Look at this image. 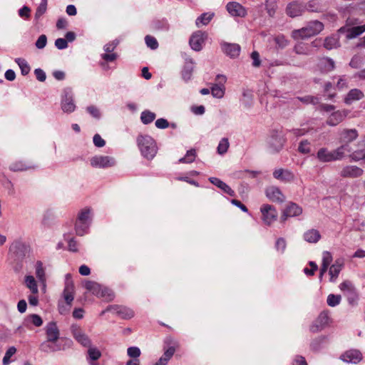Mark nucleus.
Returning a JSON list of instances; mask_svg holds the SVG:
<instances>
[{
	"instance_id": "nucleus-50",
	"label": "nucleus",
	"mask_w": 365,
	"mask_h": 365,
	"mask_svg": "<svg viewBox=\"0 0 365 365\" xmlns=\"http://www.w3.org/2000/svg\"><path fill=\"white\" fill-rule=\"evenodd\" d=\"M48 0H41V3L38 6L35 13V19L38 20L47 10Z\"/></svg>"
},
{
	"instance_id": "nucleus-2",
	"label": "nucleus",
	"mask_w": 365,
	"mask_h": 365,
	"mask_svg": "<svg viewBox=\"0 0 365 365\" xmlns=\"http://www.w3.org/2000/svg\"><path fill=\"white\" fill-rule=\"evenodd\" d=\"M347 145H341L334 150H329L327 148H321L318 150L316 158L321 163H331L334 161L341 160L346 156L344 151H349Z\"/></svg>"
},
{
	"instance_id": "nucleus-34",
	"label": "nucleus",
	"mask_w": 365,
	"mask_h": 365,
	"mask_svg": "<svg viewBox=\"0 0 365 365\" xmlns=\"http://www.w3.org/2000/svg\"><path fill=\"white\" fill-rule=\"evenodd\" d=\"M334 61L332 58L326 57L319 60L318 68L322 73H328L334 69Z\"/></svg>"
},
{
	"instance_id": "nucleus-39",
	"label": "nucleus",
	"mask_w": 365,
	"mask_h": 365,
	"mask_svg": "<svg viewBox=\"0 0 365 365\" xmlns=\"http://www.w3.org/2000/svg\"><path fill=\"white\" fill-rule=\"evenodd\" d=\"M214 13L212 12H205L202 14L195 21L196 26L200 27V24L204 26L207 25L214 17Z\"/></svg>"
},
{
	"instance_id": "nucleus-32",
	"label": "nucleus",
	"mask_w": 365,
	"mask_h": 365,
	"mask_svg": "<svg viewBox=\"0 0 365 365\" xmlns=\"http://www.w3.org/2000/svg\"><path fill=\"white\" fill-rule=\"evenodd\" d=\"M39 349L43 352L48 353L60 351L62 348L56 341L46 339L40 344Z\"/></svg>"
},
{
	"instance_id": "nucleus-31",
	"label": "nucleus",
	"mask_w": 365,
	"mask_h": 365,
	"mask_svg": "<svg viewBox=\"0 0 365 365\" xmlns=\"http://www.w3.org/2000/svg\"><path fill=\"white\" fill-rule=\"evenodd\" d=\"M302 213V208L294 202H289L284 210L285 217H297Z\"/></svg>"
},
{
	"instance_id": "nucleus-61",
	"label": "nucleus",
	"mask_w": 365,
	"mask_h": 365,
	"mask_svg": "<svg viewBox=\"0 0 365 365\" xmlns=\"http://www.w3.org/2000/svg\"><path fill=\"white\" fill-rule=\"evenodd\" d=\"M274 247L277 252L282 254L284 253L287 247V242L285 239L283 237L277 238Z\"/></svg>"
},
{
	"instance_id": "nucleus-53",
	"label": "nucleus",
	"mask_w": 365,
	"mask_h": 365,
	"mask_svg": "<svg viewBox=\"0 0 365 365\" xmlns=\"http://www.w3.org/2000/svg\"><path fill=\"white\" fill-rule=\"evenodd\" d=\"M26 323H31L35 327H40L43 324V320L41 317L36 314H32L29 316L25 319Z\"/></svg>"
},
{
	"instance_id": "nucleus-21",
	"label": "nucleus",
	"mask_w": 365,
	"mask_h": 365,
	"mask_svg": "<svg viewBox=\"0 0 365 365\" xmlns=\"http://www.w3.org/2000/svg\"><path fill=\"white\" fill-rule=\"evenodd\" d=\"M340 359L346 363L357 364L361 361L362 354L358 350L351 349L342 354Z\"/></svg>"
},
{
	"instance_id": "nucleus-46",
	"label": "nucleus",
	"mask_w": 365,
	"mask_h": 365,
	"mask_svg": "<svg viewBox=\"0 0 365 365\" xmlns=\"http://www.w3.org/2000/svg\"><path fill=\"white\" fill-rule=\"evenodd\" d=\"M15 62L18 64L21 69V73L23 76H26L31 71L30 66L27 63V61L21 58H16L15 59Z\"/></svg>"
},
{
	"instance_id": "nucleus-48",
	"label": "nucleus",
	"mask_w": 365,
	"mask_h": 365,
	"mask_svg": "<svg viewBox=\"0 0 365 365\" xmlns=\"http://www.w3.org/2000/svg\"><path fill=\"white\" fill-rule=\"evenodd\" d=\"M229 147L230 143L228 138H222L218 143L217 147V152L218 154L222 155L227 152Z\"/></svg>"
},
{
	"instance_id": "nucleus-13",
	"label": "nucleus",
	"mask_w": 365,
	"mask_h": 365,
	"mask_svg": "<svg viewBox=\"0 0 365 365\" xmlns=\"http://www.w3.org/2000/svg\"><path fill=\"white\" fill-rule=\"evenodd\" d=\"M329 313L327 312H322L310 326V331L317 333L323 330L329 324Z\"/></svg>"
},
{
	"instance_id": "nucleus-36",
	"label": "nucleus",
	"mask_w": 365,
	"mask_h": 365,
	"mask_svg": "<svg viewBox=\"0 0 365 365\" xmlns=\"http://www.w3.org/2000/svg\"><path fill=\"white\" fill-rule=\"evenodd\" d=\"M151 28L155 31H167L170 29V25L165 19H155L152 21Z\"/></svg>"
},
{
	"instance_id": "nucleus-60",
	"label": "nucleus",
	"mask_w": 365,
	"mask_h": 365,
	"mask_svg": "<svg viewBox=\"0 0 365 365\" xmlns=\"http://www.w3.org/2000/svg\"><path fill=\"white\" fill-rule=\"evenodd\" d=\"M298 150L302 154H308L311 151L310 143L307 140H302L298 146Z\"/></svg>"
},
{
	"instance_id": "nucleus-56",
	"label": "nucleus",
	"mask_w": 365,
	"mask_h": 365,
	"mask_svg": "<svg viewBox=\"0 0 365 365\" xmlns=\"http://www.w3.org/2000/svg\"><path fill=\"white\" fill-rule=\"evenodd\" d=\"M341 299L340 295L330 294L327 297V302L329 307H334L340 304Z\"/></svg>"
},
{
	"instance_id": "nucleus-7",
	"label": "nucleus",
	"mask_w": 365,
	"mask_h": 365,
	"mask_svg": "<svg viewBox=\"0 0 365 365\" xmlns=\"http://www.w3.org/2000/svg\"><path fill=\"white\" fill-rule=\"evenodd\" d=\"M285 143L283 135L277 130H272L267 140L268 148L271 153L279 152Z\"/></svg>"
},
{
	"instance_id": "nucleus-63",
	"label": "nucleus",
	"mask_w": 365,
	"mask_h": 365,
	"mask_svg": "<svg viewBox=\"0 0 365 365\" xmlns=\"http://www.w3.org/2000/svg\"><path fill=\"white\" fill-rule=\"evenodd\" d=\"M118 58V55L117 53H101V58L102 61H104L108 63H112L117 60Z\"/></svg>"
},
{
	"instance_id": "nucleus-22",
	"label": "nucleus",
	"mask_w": 365,
	"mask_h": 365,
	"mask_svg": "<svg viewBox=\"0 0 365 365\" xmlns=\"http://www.w3.org/2000/svg\"><path fill=\"white\" fill-rule=\"evenodd\" d=\"M347 115L346 110L334 111L328 117L326 123L329 126H336L345 119Z\"/></svg>"
},
{
	"instance_id": "nucleus-54",
	"label": "nucleus",
	"mask_w": 365,
	"mask_h": 365,
	"mask_svg": "<svg viewBox=\"0 0 365 365\" xmlns=\"http://www.w3.org/2000/svg\"><path fill=\"white\" fill-rule=\"evenodd\" d=\"M211 93L213 97L217 98H222L225 95V88L220 85H213L211 87Z\"/></svg>"
},
{
	"instance_id": "nucleus-38",
	"label": "nucleus",
	"mask_w": 365,
	"mask_h": 365,
	"mask_svg": "<svg viewBox=\"0 0 365 365\" xmlns=\"http://www.w3.org/2000/svg\"><path fill=\"white\" fill-rule=\"evenodd\" d=\"M96 296L104 298L106 301H111L114 299L115 294L112 289L101 285V289L97 292Z\"/></svg>"
},
{
	"instance_id": "nucleus-17",
	"label": "nucleus",
	"mask_w": 365,
	"mask_h": 365,
	"mask_svg": "<svg viewBox=\"0 0 365 365\" xmlns=\"http://www.w3.org/2000/svg\"><path fill=\"white\" fill-rule=\"evenodd\" d=\"M74 287L71 278V274L68 273L65 277V287L63 290V297L67 304L71 305L74 299Z\"/></svg>"
},
{
	"instance_id": "nucleus-10",
	"label": "nucleus",
	"mask_w": 365,
	"mask_h": 365,
	"mask_svg": "<svg viewBox=\"0 0 365 365\" xmlns=\"http://www.w3.org/2000/svg\"><path fill=\"white\" fill-rule=\"evenodd\" d=\"M114 158L108 155H96L91 159V165L93 168H108L115 165Z\"/></svg>"
},
{
	"instance_id": "nucleus-30",
	"label": "nucleus",
	"mask_w": 365,
	"mask_h": 365,
	"mask_svg": "<svg viewBox=\"0 0 365 365\" xmlns=\"http://www.w3.org/2000/svg\"><path fill=\"white\" fill-rule=\"evenodd\" d=\"M327 336L324 335L319 336L313 339L309 344L310 349L314 352L319 351L324 348V344L327 343Z\"/></svg>"
},
{
	"instance_id": "nucleus-5",
	"label": "nucleus",
	"mask_w": 365,
	"mask_h": 365,
	"mask_svg": "<svg viewBox=\"0 0 365 365\" xmlns=\"http://www.w3.org/2000/svg\"><path fill=\"white\" fill-rule=\"evenodd\" d=\"M356 19H348L345 26L339 29V34H344L348 39L354 38L365 32V24L358 26Z\"/></svg>"
},
{
	"instance_id": "nucleus-35",
	"label": "nucleus",
	"mask_w": 365,
	"mask_h": 365,
	"mask_svg": "<svg viewBox=\"0 0 365 365\" xmlns=\"http://www.w3.org/2000/svg\"><path fill=\"white\" fill-rule=\"evenodd\" d=\"M35 274L38 280L43 285L46 282L45 269L41 261H37L35 264Z\"/></svg>"
},
{
	"instance_id": "nucleus-28",
	"label": "nucleus",
	"mask_w": 365,
	"mask_h": 365,
	"mask_svg": "<svg viewBox=\"0 0 365 365\" xmlns=\"http://www.w3.org/2000/svg\"><path fill=\"white\" fill-rule=\"evenodd\" d=\"M364 97L363 91L358 88L351 89L344 97V102L346 105H351L353 102L359 101Z\"/></svg>"
},
{
	"instance_id": "nucleus-27",
	"label": "nucleus",
	"mask_w": 365,
	"mask_h": 365,
	"mask_svg": "<svg viewBox=\"0 0 365 365\" xmlns=\"http://www.w3.org/2000/svg\"><path fill=\"white\" fill-rule=\"evenodd\" d=\"M208 180L214 185L220 188L225 193L231 197L235 196V192L225 182L215 177H210Z\"/></svg>"
},
{
	"instance_id": "nucleus-19",
	"label": "nucleus",
	"mask_w": 365,
	"mask_h": 365,
	"mask_svg": "<svg viewBox=\"0 0 365 365\" xmlns=\"http://www.w3.org/2000/svg\"><path fill=\"white\" fill-rule=\"evenodd\" d=\"M226 9L228 13L232 16L245 17L247 14L246 9L236 1L227 3Z\"/></svg>"
},
{
	"instance_id": "nucleus-64",
	"label": "nucleus",
	"mask_w": 365,
	"mask_h": 365,
	"mask_svg": "<svg viewBox=\"0 0 365 365\" xmlns=\"http://www.w3.org/2000/svg\"><path fill=\"white\" fill-rule=\"evenodd\" d=\"M140 354V349L137 346H130L127 349V354L133 359H138Z\"/></svg>"
},
{
	"instance_id": "nucleus-18",
	"label": "nucleus",
	"mask_w": 365,
	"mask_h": 365,
	"mask_svg": "<svg viewBox=\"0 0 365 365\" xmlns=\"http://www.w3.org/2000/svg\"><path fill=\"white\" fill-rule=\"evenodd\" d=\"M265 195L269 200L274 202L282 203L285 200V196L277 186H269L267 187Z\"/></svg>"
},
{
	"instance_id": "nucleus-52",
	"label": "nucleus",
	"mask_w": 365,
	"mask_h": 365,
	"mask_svg": "<svg viewBox=\"0 0 365 365\" xmlns=\"http://www.w3.org/2000/svg\"><path fill=\"white\" fill-rule=\"evenodd\" d=\"M338 46L339 41L335 36H329L324 40V46L328 50L336 48Z\"/></svg>"
},
{
	"instance_id": "nucleus-12",
	"label": "nucleus",
	"mask_w": 365,
	"mask_h": 365,
	"mask_svg": "<svg viewBox=\"0 0 365 365\" xmlns=\"http://www.w3.org/2000/svg\"><path fill=\"white\" fill-rule=\"evenodd\" d=\"M182 56L184 58V65L181 71L182 78L187 82L192 78L195 62L193 58L185 53L182 54Z\"/></svg>"
},
{
	"instance_id": "nucleus-15",
	"label": "nucleus",
	"mask_w": 365,
	"mask_h": 365,
	"mask_svg": "<svg viewBox=\"0 0 365 365\" xmlns=\"http://www.w3.org/2000/svg\"><path fill=\"white\" fill-rule=\"evenodd\" d=\"M305 11L304 4L297 1L289 3L286 7V14L291 18L302 16Z\"/></svg>"
},
{
	"instance_id": "nucleus-37",
	"label": "nucleus",
	"mask_w": 365,
	"mask_h": 365,
	"mask_svg": "<svg viewBox=\"0 0 365 365\" xmlns=\"http://www.w3.org/2000/svg\"><path fill=\"white\" fill-rule=\"evenodd\" d=\"M320 238L319 232L314 229L309 230L304 234V240L309 243H316Z\"/></svg>"
},
{
	"instance_id": "nucleus-47",
	"label": "nucleus",
	"mask_w": 365,
	"mask_h": 365,
	"mask_svg": "<svg viewBox=\"0 0 365 365\" xmlns=\"http://www.w3.org/2000/svg\"><path fill=\"white\" fill-rule=\"evenodd\" d=\"M265 9L270 17H273L277 9L276 0H266L264 3Z\"/></svg>"
},
{
	"instance_id": "nucleus-16",
	"label": "nucleus",
	"mask_w": 365,
	"mask_h": 365,
	"mask_svg": "<svg viewBox=\"0 0 365 365\" xmlns=\"http://www.w3.org/2000/svg\"><path fill=\"white\" fill-rule=\"evenodd\" d=\"M27 246L21 242H15L9 248V252L16 260L21 261L27 253Z\"/></svg>"
},
{
	"instance_id": "nucleus-40",
	"label": "nucleus",
	"mask_w": 365,
	"mask_h": 365,
	"mask_svg": "<svg viewBox=\"0 0 365 365\" xmlns=\"http://www.w3.org/2000/svg\"><path fill=\"white\" fill-rule=\"evenodd\" d=\"M31 168H34V166L27 165L23 161H16L9 165V170L14 172L24 171Z\"/></svg>"
},
{
	"instance_id": "nucleus-59",
	"label": "nucleus",
	"mask_w": 365,
	"mask_h": 365,
	"mask_svg": "<svg viewBox=\"0 0 365 365\" xmlns=\"http://www.w3.org/2000/svg\"><path fill=\"white\" fill-rule=\"evenodd\" d=\"M84 287L92 292L93 294H96L97 292L101 289V284L93 281H86L84 284Z\"/></svg>"
},
{
	"instance_id": "nucleus-51",
	"label": "nucleus",
	"mask_w": 365,
	"mask_h": 365,
	"mask_svg": "<svg viewBox=\"0 0 365 365\" xmlns=\"http://www.w3.org/2000/svg\"><path fill=\"white\" fill-rule=\"evenodd\" d=\"M88 348V360L97 361L101 357V352L96 347H93L91 345Z\"/></svg>"
},
{
	"instance_id": "nucleus-45",
	"label": "nucleus",
	"mask_w": 365,
	"mask_h": 365,
	"mask_svg": "<svg viewBox=\"0 0 365 365\" xmlns=\"http://www.w3.org/2000/svg\"><path fill=\"white\" fill-rule=\"evenodd\" d=\"M273 41L277 49H283L289 44V41L283 34H278L273 37Z\"/></svg>"
},
{
	"instance_id": "nucleus-33",
	"label": "nucleus",
	"mask_w": 365,
	"mask_h": 365,
	"mask_svg": "<svg viewBox=\"0 0 365 365\" xmlns=\"http://www.w3.org/2000/svg\"><path fill=\"white\" fill-rule=\"evenodd\" d=\"M175 352V348L173 346L168 348H164V353L162 356L153 365H168V361L173 357Z\"/></svg>"
},
{
	"instance_id": "nucleus-57",
	"label": "nucleus",
	"mask_w": 365,
	"mask_h": 365,
	"mask_svg": "<svg viewBox=\"0 0 365 365\" xmlns=\"http://www.w3.org/2000/svg\"><path fill=\"white\" fill-rule=\"evenodd\" d=\"M297 100L301 101L304 104L308 105V104H313L316 105L317 104L319 101L317 97H314L312 96H305L303 97H297Z\"/></svg>"
},
{
	"instance_id": "nucleus-3",
	"label": "nucleus",
	"mask_w": 365,
	"mask_h": 365,
	"mask_svg": "<svg viewBox=\"0 0 365 365\" xmlns=\"http://www.w3.org/2000/svg\"><path fill=\"white\" fill-rule=\"evenodd\" d=\"M324 24L318 20L309 21L307 25L292 32V37L295 40L305 39L319 34L324 29Z\"/></svg>"
},
{
	"instance_id": "nucleus-4",
	"label": "nucleus",
	"mask_w": 365,
	"mask_h": 365,
	"mask_svg": "<svg viewBox=\"0 0 365 365\" xmlns=\"http://www.w3.org/2000/svg\"><path fill=\"white\" fill-rule=\"evenodd\" d=\"M339 141L342 143L341 145H347L349 148V151H344V155L346 156L349 155L351 160L354 161L360 160L361 158L357 155L359 154V152H354L350 145L351 142L358 138V130L355 128H344L339 133Z\"/></svg>"
},
{
	"instance_id": "nucleus-1",
	"label": "nucleus",
	"mask_w": 365,
	"mask_h": 365,
	"mask_svg": "<svg viewBox=\"0 0 365 365\" xmlns=\"http://www.w3.org/2000/svg\"><path fill=\"white\" fill-rule=\"evenodd\" d=\"M136 143L140 154L144 158L150 160L155 158L158 148L153 138L148 135L140 134L136 138Z\"/></svg>"
},
{
	"instance_id": "nucleus-23",
	"label": "nucleus",
	"mask_w": 365,
	"mask_h": 365,
	"mask_svg": "<svg viewBox=\"0 0 365 365\" xmlns=\"http://www.w3.org/2000/svg\"><path fill=\"white\" fill-rule=\"evenodd\" d=\"M304 6L309 12L322 13L327 9V4L322 0H309Z\"/></svg>"
},
{
	"instance_id": "nucleus-44",
	"label": "nucleus",
	"mask_w": 365,
	"mask_h": 365,
	"mask_svg": "<svg viewBox=\"0 0 365 365\" xmlns=\"http://www.w3.org/2000/svg\"><path fill=\"white\" fill-rule=\"evenodd\" d=\"M25 284L27 288L30 289L32 294H37L38 286L35 278L31 275H27L25 277Z\"/></svg>"
},
{
	"instance_id": "nucleus-6",
	"label": "nucleus",
	"mask_w": 365,
	"mask_h": 365,
	"mask_svg": "<svg viewBox=\"0 0 365 365\" xmlns=\"http://www.w3.org/2000/svg\"><path fill=\"white\" fill-rule=\"evenodd\" d=\"M61 107L62 110L66 113H71L76 108L73 101V93L72 89L69 87L65 88L63 90L61 100Z\"/></svg>"
},
{
	"instance_id": "nucleus-8",
	"label": "nucleus",
	"mask_w": 365,
	"mask_h": 365,
	"mask_svg": "<svg viewBox=\"0 0 365 365\" xmlns=\"http://www.w3.org/2000/svg\"><path fill=\"white\" fill-rule=\"evenodd\" d=\"M260 212L262 221L268 226L271 225L277 219V211L273 205L264 204L260 207Z\"/></svg>"
},
{
	"instance_id": "nucleus-11",
	"label": "nucleus",
	"mask_w": 365,
	"mask_h": 365,
	"mask_svg": "<svg viewBox=\"0 0 365 365\" xmlns=\"http://www.w3.org/2000/svg\"><path fill=\"white\" fill-rule=\"evenodd\" d=\"M207 38V34L202 31H197L192 34L189 40V44L191 48L195 51H200L205 40Z\"/></svg>"
},
{
	"instance_id": "nucleus-9",
	"label": "nucleus",
	"mask_w": 365,
	"mask_h": 365,
	"mask_svg": "<svg viewBox=\"0 0 365 365\" xmlns=\"http://www.w3.org/2000/svg\"><path fill=\"white\" fill-rule=\"evenodd\" d=\"M71 331L75 340L83 347H90L92 345L91 339L80 326L72 324Z\"/></svg>"
},
{
	"instance_id": "nucleus-14",
	"label": "nucleus",
	"mask_w": 365,
	"mask_h": 365,
	"mask_svg": "<svg viewBox=\"0 0 365 365\" xmlns=\"http://www.w3.org/2000/svg\"><path fill=\"white\" fill-rule=\"evenodd\" d=\"M106 311L114 313L124 319H130L134 317L133 309L122 305H109Z\"/></svg>"
},
{
	"instance_id": "nucleus-26",
	"label": "nucleus",
	"mask_w": 365,
	"mask_h": 365,
	"mask_svg": "<svg viewBox=\"0 0 365 365\" xmlns=\"http://www.w3.org/2000/svg\"><path fill=\"white\" fill-rule=\"evenodd\" d=\"M273 176L274 178L286 182H292L294 179V175L292 172L282 168L274 170L273 172Z\"/></svg>"
},
{
	"instance_id": "nucleus-43",
	"label": "nucleus",
	"mask_w": 365,
	"mask_h": 365,
	"mask_svg": "<svg viewBox=\"0 0 365 365\" xmlns=\"http://www.w3.org/2000/svg\"><path fill=\"white\" fill-rule=\"evenodd\" d=\"M77 220L91 225V209L86 207L82 210L78 215Z\"/></svg>"
},
{
	"instance_id": "nucleus-58",
	"label": "nucleus",
	"mask_w": 365,
	"mask_h": 365,
	"mask_svg": "<svg viewBox=\"0 0 365 365\" xmlns=\"http://www.w3.org/2000/svg\"><path fill=\"white\" fill-rule=\"evenodd\" d=\"M145 42L146 46L152 50H155L158 48L159 45L157 39L150 35L145 36Z\"/></svg>"
},
{
	"instance_id": "nucleus-41",
	"label": "nucleus",
	"mask_w": 365,
	"mask_h": 365,
	"mask_svg": "<svg viewBox=\"0 0 365 365\" xmlns=\"http://www.w3.org/2000/svg\"><path fill=\"white\" fill-rule=\"evenodd\" d=\"M91 225L81 222L78 220H76V224H75V230L76 232L79 236H83L84 235L87 234L89 230V227Z\"/></svg>"
},
{
	"instance_id": "nucleus-62",
	"label": "nucleus",
	"mask_w": 365,
	"mask_h": 365,
	"mask_svg": "<svg viewBox=\"0 0 365 365\" xmlns=\"http://www.w3.org/2000/svg\"><path fill=\"white\" fill-rule=\"evenodd\" d=\"M16 352V349L14 346L9 347L3 358V364L8 365L11 362V357Z\"/></svg>"
},
{
	"instance_id": "nucleus-24",
	"label": "nucleus",
	"mask_w": 365,
	"mask_h": 365,
	"mask_svg": "<svg viewBox=\"0 0 365 365\" xmlns=\"http://www.w3.org/2000/svg\"><path fill=\"white\" fill-rule=\"evenodd\" d=\"M44 329L46 339L56 342L60 336V331L56 323L55 322H50L46 325Z\"/></svg>"
},
{
	"instance_id": "nucleus-42",
	"label": "nucleus",
	"mask_w": 365,
	"mask_h": 365,
	"mask_svg": "<svg viewBox=\"0 0 365 365\" xmlns=\"http://www.w3.org/2000/svg\"><path fill=\"white\" fill-rule=\"evenodd\" d=\"M155 113L149 110H145L140 114V120L144 125H148L151 123L155 119Z\"/></svg>"
},
{
	"instance_id": "nucleus-55",
	"label": "nucleus",
	"mask_w": 365,
	"mask_h": 365,
	"mask_svg": "<svg viewBox=\"0 0 365 365\" xmlns=\"http://www.w3.org/2000/svg\"><path fill=\"white\" fill-rule=\"evenodd\" d=\"M120 42V40L118 38H115L114 40L108 42V43L105 44L103 46V51H105L104 53H114V50L117 48V46L119 45Z\"/></svg>"
},
{
	"instance_id": "nucleus-29",
	"label": "nucleus",
	"mask_w": 365,
	"mask_h": 365,
	"mask_svg": "<svg viewBox=\"0 0 365 365\" xmlns=\"http://www.w3.org/2000/svg\"><path fill=\"white\" fill-rule=\"evenodd\" d=\"M344 266V261L342 259H337L334 263L329 267V274L330 275V282H335L342 267Z\"/></svg>"
},
{
	"instance_id": "nucleus-20",
	"label": "nucleus",
	"mask_w": 365,
	"mask_h": 365,
	"mask_svg": "<svg viewBox=\"0 0 365 365\" xmlns=\"http://www.w3.org/2000/svg\"><path fill=\"white\" fill-rule=\"evenodd\" d=\"M224 53L231 58H236L240 56L241 48L237 43L222 42L220 44Z\"/></svg>"
},
{
	"instance_id": "nucleus-49",
	"label": "nucleus",
	"mask_w": 365,
	"mask_h": 365,
	"mask_svg": "<svg viewBox=\"0 0 365 365\" xmlns=\"http://www.w3.org/2000/svg\"><path fill=\"white\" fill-rule=\"evenodd\" d=\"M196 158V151L195 149H190L187 151L183 158L179 159L178 162L180 163H191L195 161Z\"/></svg>"
},
{
	"instance_id": "nucleus-25",
	"label": "nucleus",
	"mask_w": 365,
	"mask_h": 365,
	"mask_svg": "<svg viewBox=\"0 0 365 365\" xmlns=\"http://www.w3.org/2000/svg\"><path fill=\"white\" fill-rule=\"evenodd\" d=\"M364 170L356 165H347L342 168L340 176L342 178H357L363 174Z\"/></svg>"
}]
</instances>
